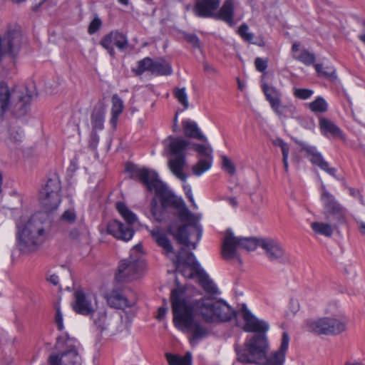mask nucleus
Returning a JSON list of instances; mask_svg holds the SVG:
<instances>
[{
	"label": "nucleus",
	"instance_id": "1",
	"mask_svg": "<svg viewBox=\"0 0 365 365\" xmlns=\"http://www.w3.org/2000/svg\"><path fill=\"white\" fill-rule=\"evenodd\" d=\"M170 302L173 324L178 330L189 334V342L192 346L211 334L210 329L195 319L196 316H200L206 323H218L230 321L236 315L225 302L215 301L208 297L190 300L179 289L172 290Z\"/></svg>",
	"mask_w": 365,
	"mask_h": 365
},
{
	"label": "nucleus",
	"instance_id": "2",
	"mask_svg": "<svg viewBox=\"0 0 365 365\" xmlns=\"http://www.w3.org/2000/svg\"><path fill=\"white\" fill-rule=\"evenodd\" d=\"M153 180V182L147 189L150 192H155L160 202V206L158 205L156 198L153 197L150 202L152 215L156 221L163 222L165 220L166 209L168 207L175 209L176 215L181 222H188L190 223L180 225L176 231L170 225L168 227V232L180 245L186 247L192 246V249H196L197 245L202 237V226L197 223L195 216L188 210L182 197L175 195L167 185L160 180L158 175Z\"/></svg>",
	"mask_w": 365,
	"mask_h": 365
},
{
	"label": "nucleus",
	"instance_id": "3",
	"mask_svg": "<svg viewBox=\"0 0 365 365\" xmlns=\"http://www.w3.org/2000/svg\"><path fill=\"white\" fill-rule=\"evenodd\" d=\"M36 94L33 84L30 87L11 88L6 82L0 81V114L10 111L16 118L26 115Z\"/></svg>",
	"mask_w": 365,
	"mask_h": 365
},
{
	"label": "nucleus",
	"instance_id": "4",
	"mask_svg": "<svg viewBox=\"0 0 365 365\" xmlns=\"http://www.w3.org/2000/svg\"><path fill=\"white\" fill-rule=\"evenodd\" d=\"M174 262L177 271L185 277L190 279L198 277L199 284L207 294L211 295L219 294L216 284L201 268L192 252L187 251L185 248L180 249Z\"/></svg>",
	"mask_w": 365,
	"mask_h": 365
},
{
	"label": "nucleus",
	"instance_id": "5",
	"mask_svg": "<svg viewBox=\"0 0 365 365\" xmlns=\"http://www.w3.org/2000/svg\"><path fill=\"white\" fill-rule=\"evenodd\" d=\"M24 37L17 26H9L0 33V72L11 69L23 43Z\"/></svg>",
	"mask_w": 365,
	"mask_h": 365
},
{
	"label": "nucleus",
	"instance_id": "6",
	"mask_svg": "<svg viewBox=\"0 0 365 365\" xmlns=\"http://www.w3.org/2000/svg\"><path fill=\"white\" fill-rule=\"evenodd\" d=\"M17 245L23 253L37 250L46 239L43 222L32 217L21 231L17 232Z\"/></svg>",
	"mask_w": 365,
	"mask_h": 365
},
{
	"label": "nucleus",
	"instance_id": "7",
	"mask_svg": "<svg viewBox=\"0 0 365 365\" xmlns=\"http://www.w3.org/2000/svg\"><path fill=\"white\" fill-rule=\"evenodd\" d=\"M269 349L268 339L265 334H255L247 339L245 346L235 349L237 360L243 364H260L266 359Z\"/></svg>",
	"mask_w": 365,
	"mask_h": 365
},
{
	"label": "nucleus",
	"instance_id": "8",
	"mask_svg": "<svg viewBox=\"0 0 365 365\" xmlns=\"http://www.w3.org/2000/svg\"><path fill=\"white\" fill-rule=\"evenodd\" d=\"M116 208L127 224L117 220H110L107 225V233L118 240L129 241L135 234L132 226L136 222L137 216L123 202H117Z\"/></svg>",
	"mask_w": 365,
	"mask_h": 365
},
{
	"label": "nucleus",
	"instance_id": "9",
	"mask_svg": "<svg viewBox=\"0 0 365 365\" xmlns=\"http://www.w3.org/2000/svg\"><path fill=\"white\" fill-rule=\"evenodd\" d=\"M170 140L169 151L173 158L168 161V166L173 174L178 179L186 182L187 175L183 172L186 163L185 151L190 145V142L180 137L169 136Z\"/></svg>",
	"mask_w": 365,
	"mask_h": 365
},
{
	"label": "nucleus",
	"instance_id": "10",
	"mask_svg": "<svg viewBox=\"0 0 365 365\" xmlns=\"http://www.w3.org/2000/svg\"><path fill=\"white\" fill-rule=\"evenodd\" d=\"M259 246V239L235 237L231 230H227L222 242V254L225 259L239 258L237 248L247 252L255 250Z\"/></svg>",
	"mask_w": 365,
	"mask_h": 365
},
{
	"label": "nucleus",
	"instance_id": "11",
	"mask_svg": "<svg viewBox=\"0 0 365 365\" xmlns=\"http://www.w3.org/2000/svg\"><path fill=\"white\" fill-rule=\"evenodd\" d=\"M307 330L317 335H337L346 329L341 321L330 317L308 319L306 322Z\"/></svg>",
	"mask_w": 365,
	"mask_h": 365
},
{
	"label": "nucleus",
	"instance_id": "12",
	"mask_svg": "<svg viewBox=\"0 0 365 365\" xmlns=\"http://www.w3.org/2000/svg\"><path fill=\"white\" fill-rule=\"evenodd\" d=\"M143 269V262L140 260H122L115 274V280L118 282H125L136 279L141 276Z\"/></svg>",
	"mask_w": 365,
	"mask_h": 365
},
{
	"label": "nucleus",
	"instance_id": "13",
	"mask_svg": "<svg viewBox=\"0 0 365 365\" xmlns=\"http://www.w3.org/2000/svg\"><path fill=\"white\" fill-rule=\"evenodd\" d=\"M55 348L61 352L64 365H81V359L73 339L58 337Z\"/></svg>",
	"mask_w": 365,
	"mask_h": 365
},
{
	"label": "nucleus",
	"instance_id": "14",
	"mask_svg": "<svg viewBox=\"0 0 365 365\" xmlns=\"http://www.w3.org/2000/svg\"><path fill=\"white\" fill-rule=\"evenodd\" d=\"M259 247L264 250L266 256L271 262L284 263L287 257L282 244L276 239H259Z\"/></svg>",
	"mask_w": 365,
	"mask_h": 365
},
{
	"label": "nucleus",
	"instance_id": "15",
	"mask_svg": "<svg viewBox=\"0 0 365 365\" xmlns=\"http://www.w3.org/2000/svg\"><path fill=\"white\" fill-rule=\"evenodd\" d=\"M100 45L108 51L111 57H115V52L113 46L123 51L128 46V39L124 34L118 31H113L101 38Z\"/></svg>",
	"mask_w": 365,
	"mask_h": 365
},
{
	"label": "nucleus",
	"instance_id": "16",
	"mask_svg": "<svg viewBox=\"0 0 365 365\" xmlns=\"http://www.w3.org/2000/svg\"><path fill=\"white\" fill-rule=\"evenodd\" d=\"M302 150L307 153V157L310 162L318 166L322 170L329 175L335 177L336 169L330 168L329 163L324 159L321 153H319L315 146L309 145L302 141H297Z\"/></svg>",
	"mask_w": 365,
	"mask_h": 365
},
{
	"label": "nucleus",
	"instance_id": "17",
	"mask_svg": "<svg viewBox=\"0 0 365 365\" xmlns=\"http://www.w3.org/2000/svg\"><path fill=\"white\" fill-rule=\"evenodd\" d=\"M73 297V309L77 314L88 316L96 309V298L92 295L78 290L74 292Z\"/></svg>",
	"mask_w": 365,
	"mask_h": 365
},
{
	"label": "nucleus",
	"instance_id": "18",
	"mask_svg": "<svg viewBox=\"0 0 365 365\" xmlns=\"http://www.w3.org/2000/svg\"><path fill=\"white\" fill-rule=\"evenodd\" d=\"M240 312L245 322L244 329L246 331L266 334V332L269 329V325L267 322L257 318L247 309L245 304L242 305Z\"/></svg>",
	"mask_w": 365,
	"mask_h": 365
},
{
	"label": "nucleus",
	"instance_id": "19",
	"mask_svg": "<svg viewBox=\"0 0 365 365\" xmlns=\"http://www.w3.org/2000/svg\"><path fill=\"white\" fill-rule=\"evenodd\" d=\"M125 170L130 173V178L139 180L147 188L153 182V179H155L158 175L155 170L145 168H139L133 163H127Z\"/></svg>",
	"mask_w": 365,
	"mask_h": 365
},
{
	"label": "nucleus",
	"instance_id": "20",
	"mask_svg": "<svg viewBox=\"0 0 365 365\" xmlns=\"http://www.w3.org/2000/svg\"><path fill=\"white\" fill-rule=\"evenodd\" d=\"M220 0H196L192 9L195 15L200 18L214 17Z\"/></svg>",
	"mask_w": 365,
	"mask_h": 365
},
{
	"label": "nucleus",
	"instance_id": "21",
	"mask_svg": "<svg viewBox=\"0 0 365 365\" xmlns=\"http://www.w3.org/2000/svg\"><path fill=\"white\" fill-rule=\"evenodd\" d=\"M108 304L116 309L132 307L136 304V298L128 299L120 289H113L108 297Z\"/></svg>",
	"mask_w": 365,
	"mask_h": 365
},
{
	"label": "nucleus",
	"instance_id": "22",
	"mask_svg": "<svg viewBox=\"0 0 365 365\" xmlns=\"http://www.w3.org/2000/svg\"><path fill=\"white\" fill-rule=\"evenodd\" d=\"M150 235L157 245L163 250V252L168 256L172 255V260L174 262L178 254L174 255L175 252L170 240L159 227L153 228L150 231ZM180 251L178 252L179 253ZM175 263V262H173ZM175 265V264H174Z\"/></svg>",
	"mask_w": 365,
	"mask_h": 365
},
{
	"label": "nucleus",
	"instance_id": "23",
	"mask_svg": "<svg viewBox=\"0 0 365 365\" xmlns=\"http://www.w3.org/2000/svg\"><path fill=\"white\" fill-rule=\"evenodd\" d=\"M289 343V336L287 332H283L281 344L278 350L272 352L266 359L264 365H283L285 361L286 352Z\"/></svg>",
	"mask_w": 365,
	"mask_h": 365
},
{
	"label": "nucleus",
	"instance_id": "24",
	"mask_svg": "<svg viewBox=\"0 0 365 365\" xmlns=\"http://www.w3.org/2000/svg\"><path fill=\"white\" fill-rule=\"evenodd\" d=\"M319 126L321 133L327 137L344 138V135L341 128L336 125L332 120L322 117L319 118Z\"/></svg>",
	"mask_w": 365,
	"mask_h": 365
},
{
	"label": "nucleus",
	"instance_id": "25",
	"mask_svg": "<svg viewBox=\"0 0 365 365\" xmlns=\"http://www.w3.org/2000/svg\"><path fill=\"white\" fill-rule=\"evenodd\" d=\"M106 107L103 103L96 105L91 114L92 130H102L104 128Z\"/></svg>",
	"mask_w": 365,
	"mask_h": 365
},
{
	"label": "nucleus",
	"instance_id": "26",
	"mask_svg": "<svg viewBox=\"0 0 365 365\" xmlns=\"http://www.w3.org/2000/svg\"><path fill=\"white\" fill-rule=\"evenodd\" d=\"M274 113L282 120L294 118L297 113L296 106L292 103L283 104L282 100L271 107Z\"/></svg>",
	"mask_w": 365,
	"mask_h": 365
},
{
	"label": "nucleus",
	"instance_id": "27",
	"mask_svg": "<svg viewBox=\"0 0 365 365\" xmlns=\"http://www.w3.org/2000/svg\"><path fill=\"white\" fill-rule=\"evenodd\" d=\"M234 1L225 0L218 12H215V19L222 20L230 26L234 24Z\"/></svg>",
	"mask_w": 365,
	"mask_h": 365
},
{
	"label": "nucleus",
	"instance_id": "28",
	"mask_svg": "<svg viewBox=\"0 0 365 365\" xmlns=\"http://www.w3.org/2000/svg\"><path fill=\"white\" fill-rule=\"evenodd\" d=\"M327 220L333 222V227L338 228L339 225L347 222V210L341 205L324 215Z\"/></svg>",
	"mask_w": 365,
	"mask_h": 365
},
{
	"label": "nucleus",
	"instance_id": "29",
	"mask_svg": "<svg viewBox=\"0 0 365 365\" xmlns=\"http://www.w3.org/2000/svg\"><path fill=\"white\" fill-rule=\"evenodd\" d=\"M320 200L324 207V215H327L333 210L337 208L341 204L336 200L335 197L330 193L326 187L322 185Z\"/></svg>",
	"mask_w": 365,
	"mask_h": 365
},
{
	"label": "nucleus",
	"instance_id": "30",
	"mask_svg": "<svg viewBox=\"0 0 365 365\" xmlns=\"http://www.w3.org/2000/svg\"><path fill=\"white\" fill-rule=\"evenodd\" d=\"M182 125L186 137L207 142V138L202 133L195 121L185 120L182 121Z\"/></svg>",
	"mask_w": 365,
	"mask_h": 365
},
{
	"label": "nucleus",
	"instance_id": "31",
	"mask_svg": "<svg viewBox=\"0 0 365 365\" xmlns=\"http://www.w3.org/2000/svg\"><path fill=\"white\" fill-rule=\"evenodd\" d=\"M41 205L46 212H52L58 208L61 197L59 193L41 194Z\"/></svg>",
	"mask_w": 365,
	"mask_h": 365
},
{
	"label": "nucleus",
	"instance_id": "32",
	"mask_svg": "<svg viewBox=\"0 0 365 365\" xmlns=\"http://www.w3.org/2000/svg\"><path fill=\"white\" fill-rule=\"evenodd\" d=\"M111 102L112 107L110 124L113 128H115L118 120V118L123 110L124 105L123 101L117 94H114L112 96Z\"/></svg>",
	"mask_w": 365,
	"mask_h": 365
},
{
	"label": "nucleus",
	"instance_id": "33",
	"mask_svg": "<svg viewBox=\"0 0 365 365\" xmlns=\"http://www.w3.org/2000/svg\"><path fill=\"white\" fill-rule=\"evenodd\" d=\"M150 73L155 76H170L173 73L171 65L163 58L154 61Z\"/></svg>",
	"mask_w": 365,
	"mask_h": 365
},
{
	"label": "nucleus",
	"instance_id": "34",
	"mask_svg": "<svg viewBox=\"0 0 365 365\" xmlns=\"http://www.w3.org/2000/svg\"><path fill=\"white\" fill-rule=\"evenodd\" d=\"M91 315L94 324L101 331L108 329L110 325V319L108 318L106 312L104 310H94Z\"/></svg>",
	"mask_w": 365,
	"mask_h": 365
},
{
	"label": "nucleus",
	"instance_id": "35",
	"mask_svg": "<svg viewBox=\"0 0 365 365\" xmlns=\"http://www.w3.org/2000/svg\"><path fill=\"white\" fill-rule=\"evenodd\" d=\"M262 91L266 100L269 103L271 107H274L276 103L282 100L281 92L274 86L264 83L262 85Z\"/></svg>",
	"mask_w": 365,
	"mask_h": 365
},
{
	"label": "nucleus",
	"instance_id": "36",
	"mask_svg": "<svg viewBox=\"0 0 365 365\" xmlns=\"http://www.w3.org/2000/svg\"><path fill=\"white\" fill-rule=\"evenodd\" d=\"M165 358L169 365H191L192 355L187 352L184 356L172 353H165Z\"/></svg>",
	"mask_w": 365,
	"mask_h": 365
},
{
	"label": "nucleus",
	"instance_id": "37",
	"mask_svg": "<svg viewBox=\"0 0 365 365\" xmlns=\"http://www.w3.org/2000/svg\"><path fill=\"white\" fill-rule=\"evenodd\" d=\"M213 157L209 158H200L197 163L192 167V173L196 176H200L205 171L208 170L212 164Z\"/></svg>",
	"mask_w": 365,
	"mask_h": 365
},
{
	"label": "nucleus",
	"instance_id": "38",
	"mask_svg": "<svg viewBox=\"0 0 365 365\" xmlns=\"http://www.w3.org/2000/svg\"><path fill=\"white\" fill-rule=\"evenodd\" d=\"M61 190V182L57 176L53 175L52 178H50L47 180L41 194H48L53 192L60 194Z\"/></svg>",
	"mask_w": 365,
	"mask_h": 365
},
{
	"label": "nucleus",
	"instance_id": "39",
	"mask_svg": "<svg viewBox=\"0 0 365 365\" xmlns=\"http://www.w3.org/2000/svg\"><path fill=\"white\" fill-rule=\"evenodd\" d=\"M311 227L316 233L326 237H331L333 234L334 229H335L333 225H331L327 223L317 222H312Z\"/></svg>",
	"mask_w": 365,
	"mask_h": 365
},
{
	"label": "nucleus",
	"instance_id": "40",
	"mask_svg": "<svg viewBox=\"0 0 365 365\" xmlns=\"http://www.w3.org/2000/svg\"><path fill=\"white\" fill-rule=\"evenodd\" d=\"M308 107L314 113H324L328 110V104L322 96L317 97L314 101L309 103Z\"/></svg>",
	"mask_w": 365,
	"mask_h": 365
},
{
	"label": "nucleus",
	"instance_id": "41",
	"mask_svg": "<svg viewBox=\"0 0 365 365\" xmlns=\"http://www.w3.org/2000/svg\"><path fill=\"white\" fill-rule=\"evenodd\" d=\"M153 59L150 57L144 58L138 62V67L135 69V72L138 75H141L145 71H151Z\"/></svg>",
	"mask_w": 365,
	"mask_h": 365
},
{
	"label": "nucleus",
	"instance_id": "42",
	"mask_svg": "<svg viewBox=\"0 0 365 365\" xmlns=\"http://www.w3.org/2000/svg\"><path fill=\"white\" fill-rule=\"evenodd\" d=\"M294 58L306 66H311L314 63L316 59L315 55L307 49L302 50L299 55Z\"/></svg>",
	"mask_w": 365,
	"mask_h": 365
},
{
	"label": "nucleus",
	"instance_id": "43",
	"mask_svg": "<svg viewBox=\"0 0 365 365\" xmlns=\"http://www.w3.org/2000/svg\"><path fill=\"white\" fill-rule=\"evenodd\" d=\"M276 145L280 147L282 153V161L284 163V170L288 171V157L289 153V145L282 139H278Z\"/></svg>",
	"mask_w": 365,
	"mask_h": 365
},
{
	"label": "nucleus",
	"instance_id": "44",
	"mask_svg": "<svg viewBox=\"0 0 365 365\" xmlns=\"http://www.w3.org/2000/svg\"><path fill=\"white\" fill-rule=\"evenodd\" d=\"M24 137L22 130L17 126H10L9 128V140L12 143L21 142Z\"/></svg>",
	"mask_w": 365,
	"mask_h": 365
},
{
	"label": "nucleus",
	"instance_id": "45",
	"mask_svg": "<svg viewBox=\"0 0 365 365\" xmlns=\"http://www.w3.org/2000/svg\"><path fill=\"white\" fill-rule=\"evenodd\" d=\"M316 71L319 76L335 78L336 77L335 74V70L333 68H324L322 64H315L314 66Z\"/></svg>",
	"mask_w": 365,
	"mask_h": 365
},
{
	"label": "nucleus",
	"instance_id": "46",
	"mask_svg": "<svg viewBox=\"0 0 365 365\" xmlns=\"http://www.w3.org/2000/svg\"><path fill=\"white\" fill-rule=\"evenodd\" d=\"M193 147L195 151L201 156V158L212 157V148L210 146L194 143Z\"/></svg>",
	"mask_w": 365,
	"mask_h": 365
},
{
	"label": "nucleus",
	"instance_id": "47",
	"mask_svg": "<svg viewBox=\"0 0 365 365\" xmlns=\"http://www.w3.org/2000/svg\"><path fill=\"white\" fill-rule=\"evenodd\" d=\"M174 96L178 99L179 103H180L184 106L185 109H187L189 107V102L185 88H175L174 90Z\"/></svg>",
	"mask_w": 365,
	"mask_h": 365
},
{
	"label": "nucleus",
	"instance_id": "48",
	"mask_svg": "<svg viewBox=\"0 0 365 365\" xmlns=\"http://www.w3.org/2000/svg\"><path fill=\"white\" fill-rule=\"evenodd\" d=\"M294 96L301 100H307L314 93V91L309 88H299L294 89Z\"/></svg>",
	"mask_w": 365,
	"mask_h": 365
},
{
	"label": "nucleus",
	"instance_id": "49",
	"mask_svg": "<svg viewBox=\"0 0 365 365\" xmlns=\"http://www.w3.org/2000/svg\"><path fill=\"white\" fill-rule=\"evenodd\" d=\"M222 168L229 175H233L235 173V166L232 160L225 155H222Z\"/></svg>",
	"mask_w": 365,
	"mask_h": 365
},
{
	"label": "nucleus",
	"instance_id": "50",
	"mask_svg": "<svg viewBox=\"0 0 365 365\" xmlns=\"http://www.w3.org/2000/svg\"><path fill=\"white\" fill-rule=\"evenodd\" d=\"M76 220V215L73 209H68L61 215L60 220L68 224L74 223Z\"/></svg>",
	"mask_w": 365,
	"mask_h": 365
},
{
	"label": "nucleus",
	"instance_id": "51",
	"mask_svg": "<svg viewBox=\"0 0 365 365\" xmlns=\"http://www.w3.org/2000/svg\"><path fill=\"white\" fill-rule=\"evenodd\" d=\"M249 27L247 24H242L238 29L239 35L246 41L251 42L254 36L252 33L248 32Z\"/></svg>",
	"mask_w": 365,
	"mask_h": 365
},
{
	"label": "nucleus",
	"instance_id": "52",
	"mask_svg": "<svg viewBox=\"0 0 365 365\" xmlns=\"http://www.w3.org/2000/svg\"><path fill=\"white\" fill-rule=\"evenodd\" d=\"M102 26V21L101 19L96 16L90 23L88 28V33L89 34H93L97 32Z\"/></svg>",
	"mask_w": 365,
	"mask_h": 365
},
{
	"label": "nucleus",
	"instance_id": "53",
	"mask_svg": "<svg viewBox=\"0 0 365 365\" xmlns=\"http://www.w3.org/2000/svg\"><path fill=\"white\" fill-rule=\"evenodd\" d=\"M48 365H64L62 354L61 353V356L56 353L51 354L48 358Z\"/></svg>",
	"mask_w": 365,
	"mask_h": 365
},
{
	"label": "nucleus",
	"instance_id": "54",
	"mask_svg": "<svg viewBox=\"0 0 365 365\" xmlns=\"http://www.w3.org/2000/svg\"><path fill=\"white\" fill-rule=\"evenodd\" d=\"M184 38L195 48H200V43L199 38L193 34H185Z\"/></svg>",
	"mask_w": 365,
	"mask_h": 365
},
{
	"label": "nucleus",
	"instance_id": "55",
	"mask_svg": "<svg viewBox=\"0 0 365 365\" xmlns=\"http://www.w3.org/2000/svg\"><path fill=\"white\" fill-rule=\"evenodd\" d=\"M99 143V136L97 134L96 130H92L91 135H90V140H89V148L92 150H96L98 145Z\"/></svg>",
	"mask_w": 365,
	"mask_h": 365
},
{
	"label": "nucleus",
	"instance_id": "56",
	"mask_svg": "<svg viewBox=\"0 0 365 365\" xmlns=\"http://www.w3.org/2000/svg\"><path fill=\"white\" fill-rule=\"evenodd\" d=\"M55 322L59 331L63 329V314L59 307L56 309Z\"/></svg>",
	"mask_w": 365,
	"mask_h": 365
},
{
	"label": "nucleus",
	"instance_id": "57",
	"mask_svg": "<svg viewBox=\"0 0 365 365\" xmlns=\"http://www.w3.org/2000/svg\"><path fill=\"white\" fill-rule=\"evenodd\" d=\"M256 69L259 72H264L267 68V61L262 58L257 57L255 61Z\"/></svg>",
	"mask_w": 365,
	"mask_h": 365
},
{
	"label": "nucleus",
	"instance_id": "58",
	"mask_svg": "<svg viewBox=\"0 0 365 365\" xmlns=\"http://www.w3.org/2000/svg\"><path fill=\"white\" fill-rule=\"evenodd\" d=\"M183 190H184L185 195L187 197V199L189 200V201L190 202H192V204L193 205H195V201H194V198H193V195H192L191 186L189 184L185 183L183 185Z\"/></svg>",
	"mask_w": 365,
	"mask_h": 365
},
{
	"label": "nucleus",
	"instance_id": "59",
	"mask_svg": "<svg viewBox=\"0 0 365 365\" xmlns=\"http://www.w3.org/2000/svg\"><path fill=\"white\" fill-rule=\"evenodd\" d=\"M167 310H168V309L166 307H159L158 309L157 319L158 320L163 319L166 315Z\"/></svg>",
	"mask_w": 365,
	"mask_h": 365
},
{
	"label": "nucleus",
	"instance_id": "60",
	"mask_svg": "<svg viewBox=\"0 0 365 365\" xmlns=\"http://www.w3.org/2000/svg\"><path fill=\"white\" fill-rule=\"evenodd\" d=\"M47 279L48 282H50L53 285H57L59 282L58 277L54 274H51L49 277H48Z\"/></svg>",
	"mask_w": 365,
	"mask_h": 365
},
{
	"label": "nucleus",
	"instance_id": "61",
	"mask_svg": "<svg viewBox=\"0 0 365 365\" xmlns=\"http://www.w3.org/2000/svg\"><path fill=\"white\" fill-rule=\"evenodd\" d=\"M204 71L209 73H215V69L207 62L203 63Z\"/></svg>",
	"mask_w": 365,
	"mask_h": 365
},
{
	"label": "nucleus",
	"instance_id": "62",
	"mask_svg": "<svg viewBox=\"0 0 365 365\" xmlns=\"http://www.w3.org/2000/svg\"><path fill=\"white\" fill-rule=\"evenodd\" d=\"M227 202L234 207L237 206V200L236 197H229L227 198Z\"/></svg>",
	"mask_w": 365,
	"mask_h": 365
},
{
	"label": "nucleus",
	"instance_id": "63",
	"mask_svg": "<svg viewBox=\"0 0 365 365\" xmlns=\"http://www.w3.org/2000/svg\"><path fill=\"white\" fill-rule=\"evenodd\" d=\"M79 235H80V233H79L78 230L76 229H73V230H71V232H70V236L73 239L78 238Z\"/></svg>",
	"mask_w": 365,
	"mask_h": 365
},
{
	"label": "nucleus",
	"instance_id": "64",
	"mask_svg": "<svg viewBox=\"0 0 365 365\" xmlns=\"http://www.w3.org/2000/svg\"><path fill=\"white\" fill-rule=\"evenodd\" d=\"M359 230H360V232H361V234L363 235H365V222H359Z\"/></svg>",
	"mask_w": 365,
	"mask_h": 365
}]
</instances>
